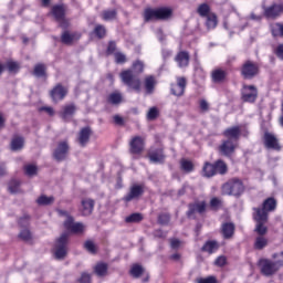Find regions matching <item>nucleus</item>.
<instances>
[{"mask_svg":"<svg viewBox=\"0 0 283 283\" xmlns=\"http://www.w3.org/2000/svg\"><path fill=\"white\" fill-rule=\"evenodd\" d=\"M223 196H235L237 198L244 193V184L240 179H231L222 186Z\"/></svg>","mask_w":283,"mask_h":283,"instance_id":"obj_1","label":"nucleus"},{"mask_svg":"<svg viewBox=\"0 0 283 283\" xmlns=\"http://www.w3.org/2000/svg\"><path fill=\"white\" fill-rule=\"evenodd\" d=\"M119 76L124 85H127V87L134 90L135 92H140V77H138L134 71H123Z\"/></svg>","mask_w":283,"mask_h":283,"instance_id":"obj_2","label":"nucleus"},{"mask_svg":"<svg viewBox=\"0 0 283 283\" xmlns=\"http://www.w3.org/2000/svg\"><path fill=\"white\" fill-rule=\"evenodd\" d=\"M70 234L62 233L55 242L54 258L55 260H65L67 256V240Z\"/></svg>","mask_w":283,"mask_h":283,"instance_id":"obj_3","label":"nucleus"},{"mask_svg":"<svg viewBox=\"0 0 283 283\" xmlns=\"http://www.w3.org/2000/svg\"><path fill=\"white\" fill-rule=\"evenodd\" d=\"M259 269H260L261 275H264L265 277H271L275 275L277 271H280L277 265H275L273 260L271 259H260Z\"/></svg>","mask_w":283,"mask_h":283,"instance_id":"obj_4","label":"nucleus"},{"mask_svg":"<svg viewBox=\"0 0 283 283\" xmlns=\"http://www.w3.org/2000/svg\"><path fill=\"white\" fill-rule=\"evenodd\" d=\"M275 209H277V200L270 197L263 201L262 208H253V211L255 216L264 213L265 218H269V213H271V211H275Z\"/></svg>","mask_w":283,"mask_h":283,"instance_id":"obj_5","label":"nucleus"},{"mask_svg":"<svg viewBox=\"0 0 283 283\" xmlns=\"http://www.w3.org/2000/svg\"><path fill=\"white\" fill-rule=\"evenodd\" d=\"M235 149H238V144L233 142V139L222 140L221 145L218 147L219 154L226 158H231V156L235 154Z\"/></svg>","mask_w":283,"mask_h":283,"instance_id":"obj_6","label":"nucleus"},{"mask_svg":"<svg viewBox=\"0 0 283 283\" xmlns=\"http://www.w3.org/2000/svg\"><path fill=\"white\" fill-rule=\"evenodd\" d=\"M263 145L265 149H273L274 151H281L282 146L280 145V139L273 134L265 132L263 135Z\"/></svg>","mask_w":283,"mask_h":283,"instance_id":"obj_7","label":"nucleus"},{"mask_svg":"<svg viewBox=\"0 0 283 283\" xmlns=\"http://www.w3.org/2000/svg\"><path fill=\"white\" fill-rule=\"evenodd\" d=\"M64 228L75 235H81V233L85 232V224H83V222H74V217H67V219H65Z\"/></svg>","mask_w":283,"mask_h":283,"instance_id":"obj_8","label":"nucleus"},{"mask_svg":"<svg viewBox=\"0 0 283 283\" xmlns=\"http://www.w3.org/2000/svg\"><path fill=\"white\" fill-rule=\"evenodd\" d=\"M253 219L256 222L254 233H258L259 235L262 237L266 235V233H269V228L264 226L265 222H269V218H266V214H253Z\"/></svg>","mask_w":283,"mask_h":283,"instance_id":"obj_9","label":"nucleus"},{"mask_svg":"<svg viewBox=\"0 0 283 283\" xmlns=\"http://www.w3.org/2000/svg\"><path fill=\"white\" fill-rule=\"evenodd\" d=\"M70 154V144L67 142H60L56 146V148L53 151V158L57 163H63L65 158H67V155Z\"/></svg>","mask_w":283,"mask_h":283,"instance_id":"obj_10","label":"nucleus"},{"mask_svg":"<svg viewBox=\"0 0 283 283\" xmlns=\"http://www.w3.org/2000/svg\"><path fill=\"white\" fill-rule=\"evenodd\" d=\"M265 19H277L283 13V3H272L270 7L263 8Z\"/></svg>","mask_w":283,"mask_h":283,"instance_id":"obj_11","label":"nucleus"},{"mask_svg":"<svg viewBox=\"0 0 283 283\" xmlns=\"http://www.w3.org/2000/svg\"><path fill=\"white\" fill-rule=\"evenodd\" d=\"M165 158H167V156H165L163 148H150L148 151V160L153 165H163L165 163Z\"/></svg>","mask_w":283,"mask_h":283,"instance_id":"obj_12","label":"nucleus"},{"mask_svg":"<svg viewBox=\"0 0 283 283\" xmlns=\"http://www.w3.org/2000/svg\"><path fill=\"white\" fill-rule=\"evenodd\" d=\"M145 150V139L140 136H135L129 142V151L136 156L143 154Z\"/></svg>","mask_w":283,"mask_h":283,"instance_id":"obj_13","label":"nucleus"},{"mask_svg":"<svg viewBox=\"0 0 283 283\" xmlns=\"http://www.w3.org/2000/svg\"><path fill=\"white\" fill-rule=\"evenodd\" d=\"M258 72H260V67L251 61H247L241 69V74L245 78H253V76H258Z\"/></svg>","mask_w":283,"mask_h":283,"instance_id":"obj_14","label":"nucleus"},{"mask_svg":"<svg viewBox=\"0 0 283 283\" xmlns=\"http://www.w3.org/2000/svg\"><path fill=\"white\" fill-rule=\"evenodd\" d=\"M241 94L244 103H255L258 99V88L253 85L243 86Z\"/></svg>","mask_w":283,"mask_h":283,"instance_id":"obj_15","label":"nucleus"},{"mask_svg":"<svg viewBox=\"0 0 283 283\" xmlns=\"http://www.w3.org/2000/svg\"><path fill=\"white\" fill-rule=\"evenodd\" d=\"M50 96L53 101V103H59V101H63L65 96H67V88L65 86L57 84L52 88L50 92Z\"/></svg>","mask_w":283,"mask_h":283,"instance_id":"obj_16","label":"nucleus"},{"mask_svg":"<svg viewBox=\"0 0 283 283\" xmlns=\"http://www.w3.org/2000/svg\"><path fill=\"white\" fill-rule=\"evenodd\" d=\"M96 202L93 199L84 198L81 201L80 212L82 216H92Z\"/></svg>","mask_w":283,"mask_h":283,"instance_id":"obj_17","label":"nucleus"},{"mask_svg":"<svg viewBox=\"0 0 283 283\" xmlns=\"http://www.w3.org/2000/svg\"><path fill=\"white\" fill-rule=\"evenodd\" d=\"M143 193H145L143 186L134 185L133 187H130L129 192L124 197V201L132 202V200H136V198H140Z\"/></svg>","mask_w":283,"mask_h":283,"instance_id":"obj_18","label":"nucleus"},{"mask_svg":"<svg viewBox=\"0 0 283 283\" xmlns=\"http://www.w3.org/2000/svg\"><path fill=\"white\" fill-rule=\"evenodd\" d=\"M187 80L185 77H178L177 84L171 85V94H174V96H182V94H185Z\"/></svg>","mask_w":283,"mask_h":283,"instance_id":"obj_19","label":"nucleus"},{"mask_svg":"<svg viewBox=\"0 0 283 283\" xmlns=\"http://www.w3.org/2000/svg\"><path fill=\"white\" fill-rule=\"evenodd\" d=\"M235 234V224L233 222H224L221 224V235L223 240H231Z\"/></svg>","mask_w":283,"mask_h":283,"instance_id":"obj_20","label":"nucleus"},{"mask_svg":"<svg viewBox=\"0 0 283 283\" xmlns=\"http://www.w3.org/2000/svg\"><path fill=\"white\" fill-rule=\"evenodd\" d=\"M242 134V129L240 128V126H233L230 128H227L223 132V136H226V138H228V140H232L233 143H238V140H240V136Z\"/></svg>","mask_w":283,"mask_h":283,"instance_id":"obj_21","label":"nucleus"},{"mask_svg":"<svg viewBox=\"0 0 283 283\" xmlns=\"http://www.w3.org/2000/svg\"><path fill=\"white\" fill-rule=\"evenodd\" d=\"M78 39H81V33L78 32L70 33V31H64L61 35V42L64 45H72V43L78 41Z\"/></svg>","mask_w":283,"mask_h":283,"instance_id":"obj_22","label":"nucleus"},{"mask_svg":"<svg viewBox=\"0 0 283 283\" xmlns=\"http://www.w3.org/2000/svg\"><path fill=\"white\" fill-rule=\"evenodd\" d=\"M76 114V105L75 104H66L62 107L60 112V116L63 120H70L72 116Z\"/></svg>","mask_w":283,"mask_h":283,"instance_id":"obj_23","label":"nucleus"},{"mask_svg":"<svg viewBox=\"0 0 283 283\" xmlns=\"http://www.w3.org/2000/svg\"><path fill=\"white\" fill-rule=\"evenodd\" d=\"M92 136V128L84 127L80 130L77 143L81 145V147H85L87 143H90V137Z\"/></svg>","mask_w":283,"mask_h":283,"instance_id":"obj_24","label":"nucleus"},{"mask_svg":"<svg viewBox=\"0 0 283 283\" xmlns=\"http://www.w3.org/2000/svg\"><path fill=\"white\" fill-rule=\"evenodd\" d=\"M207 211V202L200 201L196 203H190L189 205V210H188V218H191L193 213H205Z\"/></svg>","mask_w":283,"mask_h":283,"instance_id":"obj_25","label":"nucleus"},{"mask_svg":"<svg viewBox=\"0 0 283 283\" xmlns=\"http://www.w3.org/2000/svg\"><path fill=\"white\" fill-rule=\"evenodd\" d=\"M171 17H174V9L172 8H169V7H159V8H157L158 21H168V19H170Z\"/></svg>","mask_w":283,"mask_h":283,"instance_id":"obj_26","label":"nucleus"},{"mask_svg":"<svg viewBox=\"0 0 283 283\" xmlns=\"http://www.w3.org/2000/svg\"><path fill=\"white\" fill-rule=\"evenodd\" d=\"M176 63H178V67H187L189 65V52L180 51L176 57Z\"/></svg>","mask_w":283,"mask_h":283,"instance_id":"obj_27","label":"nucleus"},{"mask_svg":"<svg viewBox=\"0 0 283 283\" xmlns=\"http://www.w3.org/2000/svg\"><path fill=\"white\" fill-rule=\"evenodd\" d=\"M211 80L213 83H224L227 80V71L222 69H216L211 72Z\"/></svg>","mask_w":283,"mask_h":283,"instance_id":"obj_28","label":"nucleus"},{"mask_svg":"<svg viewBox=\"0 0 283 283\" xmlns=\"http://www.w3.org/2000/svg\"><path fill=\"white\" fill-rule=\"evenodd\" d=\"M144 21H158V8H146L144 10Z\"/></svg>","mask_w":283,"mask_h":283,"instance_id":"obj_29","label":"nucleus"},{"mask_svg":"<svg viewBox=\"0 0 283 283\" xmlns=\"http://www.w3.org/2000/svg\"><path fill=\"white\" fill-rule=\"evenodd\" d=\"M218 249H220V244L218 243V241L210 240L203 244L201 251H203L205 253H209L211 255V253H216Z\"/></svg>","mask_w":283,"mask_h":283,"instance_id":"obj_30","label":"nucleus"},{"mask_svg":"<svg viewBox=\"0 0 283 283\" xmlns=\"http://www.w3.org/2000/svg\"><path fill=\"white\" fill-rule=\"evenodd\" d=\"M52 14L55 21H61L65 17V6L56 4L52 7Z\"/></svg>","mask_w":283,"mask_h":283,"instance_id":"obj_31","label":"nucleus"},{"mask_svg":"<svg viewBox=\"0 0 283 283\" xmlns=\"http://www.w3.org/2000/svg\"><path fill=\"white\" fill-rule=\"evenodd\" d=\"M269 247V239L266 237L258 235L254 240L253 248L256 251H262V249H266Z\"/></svg>","mask_w":283,"mask_h":283,"instance_id":"obj_32","label":"nucleus"},{"mask_svg":"<svg viewBox=\"0 0 283 283\" xmlns=\"http://www.w3.org/2000/svg\"><path fill=\"white\" fill-rule=\"evenodd\" d=\"M118 17V11L116 9H106L101 13L103 21H115Z\"/></svg>","mask_w":283,"mask_h":283,"instance_id":"obj_33","label":"nucleus"},{"mask_svg":"<svg viewBox=\"0 0 283 283\" xmlns=\"http://www.w3.org/2000/svg\"><path fill=\"white\" fill-rule=\"evenodd\" d=\"M201 174L203 178H213L216 176V166L211 163H206Z\"/></svg>","mask_w":283,"mask_h":283,"instance_id":"obj_34","label":"nucleus"},{"mask_svg":"<svg viewBox=\"0 0 283 283\" xmlns=\"http://www.w3.org/2000/svg\"><path fill=\"white\" fill-rule=\"evenodd\" d=\"M108 269L109 266L107 265V263H97L94 268L95 275H97L98 277H105V275H107Z\"/></svg>","mask_w":283,"mask_h":283,"instance_id":"obj_35","label":"nucleus"},{"mask_svg":"<svg viewBox=\"0 0 283 283\" xmlns=\"http://www.w3.org/2000/svg\"><path fill=\"white\" fill-rule=\"evenodd\" d=\"M144 83L147 94H153L154 87H156V77H154L153 75H148L145 77Z\"/></svg>","mask_w":283,"mask_h":283,"instance_id":"obj_36","label":"nucleus"},{"mask_svg":"<svg viewBox=\"0 0 283 283\" xmlns=\"http://www.w3.org/2000/svg\"><path fill=\"white\" fill-rule=\"evenodd\" d=\"M214 174H220L221 176H224L228 171L227 163L222 159H218L214 164Z\"/></svg>","mask_w":283,"mask_h":283,"instance_id":"obj_37","label":"nucleus"},{"mask_svg":"<svg viewBox=\"0 0 283 283\" xmlns=\"http://www.w3.org/2000/svg\"><path fill=\"white\" fill-rule=\"evenodd\" d=\"M36 203H38L40 207H48V206L54 203V197H53V196L48 197V196H45V195H41V196L36 199Z\"/></svg>","mask_w":283,"mask_h":283,"instance_id":"obj_38","label":"nucleus"},{"mask_svg":"<svg viewBox=\"0 0 283 283\" xmlns=\"http://www.w3.org/2000/svg\"><path fill=\"white\" fill-rule=\"evenodd\" d=\"M130 70L133 74H136L138 76L139 74H143V72H145V63L140 60H137L133 63Z\"/></svg>","mask_w":283,"mask_h":283,"instance_id":"obj_39","label":"nucleus"},{"mask_svg":"<svg viewBox=\"0 0 283 283\" xmlns=\"http://www.w3.org/2000/svg\"><path fill=\"white\" fill-rule=\"evenodd\" d=\"M23 137H13L11 140V149L12 151H19L23 149Z\"/></svg>","mask_w":283,"mask_h":283,"instance_id":"obj_40","label":"nucleus"},{"mask_svg":"<svg viewBox=\"0 0 283 283\" xmlns=\"http://www.w3.org/2000/svg\"><path fill=\"white\" fill-rule=\"evenodd\" d=\"M107 101L111 105H120L123 103V95L118 92L111 93Z\"/></svg>","mask_w":283,"mask_h":283,"instance_id":"obj_41","label":"nucleus"},{"mask_svg":"<svg viewBox=\"0 0 283 283\" xmlns=\"http://www.w3.org/2000/svg\"><path fill=\"white\" fill-rule=\"evenodd\" d=\"M130 275L133 277H135L136 280H138V277H140L143 275V273H145V269L142 268L140 264H134L132 268H130V271H129Z\"/></svg>","mask_w":283,"mask_h":283,"instance_id":"obj_42","label":"nucleus"},{"mask_svg":"<svg viewBox=\"0 0 283 283\" xmlns=\"http://www.w3.org/2000/svg\"><path fill=\"white\" fill-rule=\"evenodd\" d=\"M206 25L208 30H213V28L218 25V15H216V13L209 14L208 17H206Z\"/></svg>","mask_w":283,"mask_h":283,"instance_id":"obj_43","label":"nucleus"},{"mask_svg":"<svg viewBox=\"0 0 283 283\" xmlns=\"http://www.w3.org/2000/svg\"><path fill=\"white\" fill-rule=\"evenodd\" d=\"M197 12L199 14V17H209V14H213V12H211V7H209V4L207 3H202L198 7Z\"/></svg>","mask_w":283,"mask_h":283,"instance_id":"obj_44","label":"nucleus"},{"mask_svg":"<svg viewBox=\"0 0 283 283\" xmlns=\"http://www.w3.org/2000/svg\"><path fill=\"white\" fill-rule=\"evenodd\" d=\"M158 116H160V111L158 109V107L153 106L148 109L146 118L147 120H156Z\"/></svg>","mask_w":283,"mask_h":283,"instance_id":"obj_45","label":"nucleus"},{"mask_svg":"<svg viewBox=\"0 0 283 283\" xmlns=\"http://www.w3.org/2000/svg\"><path fill=\"white\" fill-rule=\"evenodd\" d=\"M180 167L182 171H186L187 174H191V171H193V163H191V160L181 159Z\"/></svg>","mask_w":283,"mask_h":283,"instance_id":"obj_46","label":"nucleus"},{"mask_svg":"<svg viewBox=\"0 0 283 283\" xmlns=\"http://www.w3.org/2000/svg\"><path fill=\"white\" fill-rule=\"evenodd\" d=\"M272 259H273L272 262H274L275 266H276V268L279 269V271H280V269H282V266H283V252H276V253H274V254L272 255Z\"/></svg>","mask_w":283,"mask_h":283,"instance_id":"obj_47","label":"nucleus"},{"mask_svg":"<svg viewBox=\"0 0 283 283\" xmlns=\"http://www.w3.org/2000/svg\"><path fill=\"white\" fill-rule=\"evenodd\" d=\"M94 34L97 36V39H105L107 30L103 24H97L94 29Z\"/></svg>","mask_w":283,"mask_h":283,"instance_id":"obj_48","label":"nucleus"},{"mask_svg":"<svg viewBox=\"0 0 283 283\" xmlns=\"http://www.w3.org/2000/svg\"><path fill=\"white\" fill-rule=\"evenodd\" d=\"M34 76H38V78H41L45 76V64H36L33 70Z\"/></svg>","mask_w":283,"mask_h":283,"instance_id":"obj_49","label":"nucleus"},{"mask_svg":"<svg viewBox=\"0 0 283 283\" xmlns=\"http://www.w3.org/2000/svg\"><path fill=\"white\" fill-rule=\"evenodd\" d=\"M142 220H143V214L140 212L132 213L125 219V221L128 223L142 222Z\"/></svg>","mask_w":283,"mask_h":283,"instance_id":"obj_50","label":"nucleus"},{"mask_svg":"<svg viewBox=\"0 0 283 283\" xmlns=\"http://www.w3.org/2000/svg\"><path fill=\"white\" fill-rule=\"evenodd\" d=\"M19 187H21V181L17 180V179H12L9 182L10 193H19Z\"/></svg>","mask_w":283,"mask_h":283,"instance_id":"obj_51","label":"nucleus"},{"mask_svg":"<svg viewBox=\"0 0 283 283\" xmlns=\"http://www.w3.org/2000/svg\"><path fill=\"white\" fill-rule=\"evenodd\" d=\"M19 238L20 240H23V242H30V240H32V233L30 232V230L24 229L20 231Z\"/></svg>","mask_w":283,"mask_h":283,"instance_id":"obj_52","label":"nucleus"},{"mask_svg":"<svg viewBox=\"0 0 283 283\" xmlns=\"http://www.w3.org/2000/svg\"><path fill=\"white\" fill-rule=\"evenodd\" d=\"M38 168L34 165L24 166V174L29 177L36 176Z\"/></svg>","mask_w":283,"mask_h":283,"instance_id":"obj_53","label":"nucleus"},{"mask_svg":"<svg viewBox=\"0 0 283 283\" xmlns=\"http://www.w3.org/2000/svg\"><path fill=\"white\" fill-rule=\"evenodd\" d=\"M170 220H171V216H169V213H161L158 216L159 224L167 226L169 224Z\"/></svg>","mask_w":283,"mask_h":283,"instance_id":"obj_54","label":"nucleus"},{"mask_svg":"<svg viewBox=\"0 0 283 283\" xmlns=\"http://www.w3.org/2000/svg\"><path fill=\"white\" fill-rule=\"evenodd\" d=\"M20 65L17 62L9 61L7 62V70L11 73H17L20 70Z\"/></svg>","mask_w":283,"mask_h":283,"instance_id":"obj_55","label":"nucleus"},{"mask_svg":"<svg viewBox=\"0 0 283 283\" xmlns=\"http://www.w3.org/2000/svg\"><path fill=\"white\" fill-rule=\"evenodd\" d=\"M84 249H86V251H88V253H96V244L93 243V241L88 240L85 241L84 243Z\"/></svg>","mask_w":283,"mask_h":283,"instance_id":"obj_56","label":"nucleus"},{"mask_svg":"<svg viewBox=\"0 0 283 283\" xmlns=\"http://www.w3.org/2000/svg\"><path fill=\"white\" fill-rule=\"evenodd\" d=\"M115 56V62L117 64H123V63H126L127 62V56L124 54V53H120V52H116L114 54Z\"/></svg>","mask_w":283,"mask_h":283,"instance_id":"obj_57","label":"nucleus"},{"mask_svg":"<svg viewBox=\"0 0 283 283\" xmlns=\"http://www.w3.org/2000/svg\"><path fill=\"white\" fill-rule=\"evenodd\" d=\"M216 266H226L227 265V256L220 255L214 261Z\"/></svg>","mask_w":283,"mask_h":283,"instance_id":"obj_58","label":"nucleus"},{"mask_svg":"<svg viewBox=\"0 0 283 283\" xmlns=\"http://www.w3.org/2000/svg\"><path fill=\"white\" fill-rule=\"evenodd\" d=\"M19 224H20V227H29L30 226V216H28V214H24L23 217H21L20 219H19Z\"/></svg>","mask_w":283,"mask_h":283,"instance_id":"obj_59","label":"nucleus"},{"mask_svg":"<svg viewBox=\"0 0 283 283\" xmlns=\"http://www.w3.org/2000/svg\"><path fill=\"white\" fill-rule=\"evenodd\" d=\"M222 205V200H220L218 197H214L210 200V207L212 209H218Z\"/></svg>","mask_w":283,"mask_h":283,"instance_id":"obj_60","label":"nucleus"},{"mask_svg":"<svg viewBox=\"0 0 283 283\" xmlns=\"http://www.w3.org/2000/svg\"><path fill=\"white\" fill-rule=\"evenodd\" d=\"M274 54L277 56V59H280L281 61H283V44H279L274 51Z\"/></svg>","mask_w":283,"mask_h":283,"instance_id":"obj_61","label":"nucleus"},{"mask_svg":"<svg viewBox=\"0 0 283 283\" xmlns=\"http://www.w3.org/2000/svg\"><path fill=\"white\" fill-rule=\"evenodd\" d=\"M116 52V42L111 41L108 43L107 50H106V54H114Z\"/></svg>","mask_w":283,"mask_h":283,"instance_id":"obj_62","label":"nucleus"},{"mask_svg":"<svg viewBox=\"0 0 283 283\" xmlns=\"http://www.w3.org/2000/svg\"><path fill=\"white\" fill-rule=\"evenodd\" d=\"M80 283H92V276L87 273H82Z\"/></svg>","mask_w":283,"mask_h":283,"instance_id":"obj_63","label":"nucleus"},{"mask_svg":"<svg viewBox=\"0 0 283 283\" xmlns=\"http://www.w3.org/2000/svg\"><path fill=\"white\" fill-rule=\"evenodd\" d=\"M198 283H218V280H216V276H208L206 279H199Z\"/></svg>","mask_w":283,"mask_h":283,"instance_id":"obj_64","label":"nucleus"}]
</instances>
